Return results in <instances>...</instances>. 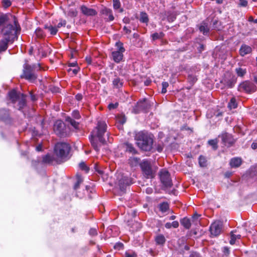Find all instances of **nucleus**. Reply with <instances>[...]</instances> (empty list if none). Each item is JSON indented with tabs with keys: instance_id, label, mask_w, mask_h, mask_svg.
Wrapping results in <instances>:
<instances>
[{
	"instance_id": "nucleus-2",
	"label": "nucleus",
	"mask_w": 257,
	"mask_h": 257,
	"mask_svg": "<svg viewBox=\"0 0 257 257\" xmlns=\"http://www.w3.org/2000/svg\"><path fill=\"white\" fill-rule=\"evenodd\" d=\"M135 139L138 147L145 152H150L153 149L154 136L146 131L136 134Z\"/></svg>"
},
{
	"instance_id": "nucleus-34",
	"label": "nucleus",
	"mask_w": 257,
	"mask_h": 257,
	"mask_svg": "<svg viewBox=\"0 0 257 257\" xmlns=\"http://www.w3.org/2000/svg\"><path fill=\"white\" fill-rule=\"evenodd\" d=\"M36 38L38 39H43L46 37V34L43 30L40 28H38L35 32Z\"/></svg>"
},
{
	"instance_id": "nucleus-48",
	"label": "nucleus",
	"mask_w": 257,
	"mask_h": 257,
	"mask_svg": "<svg viewBox=\"0 0 257 257\" xmlns=\"http://www.w3.org/2000/svg\"><path fill=\"white\" fill-rule=\"evenodd\" d=\"M72 115L73 118L76 119L80 118L81 117L79 111L76 110L73 111Z\"/></svg>"
},
{
	"instance_id": "nucleus-41",
	"label": "nucleus",
	"mask_w": 257,
	"mask_h": 257,
	"mask_svg": "<svg viewBox=\"0 0 257 257\" xmlns=\"http://www.w3.org/2000/svg\"><path fill=\"white\" fill-rule=\"evenodd\" d=\"M207 161L205 157L201 155L199 158V164L201 167H205L207 165Z\"/></svg>"
},
{
	"instance_id": "nucleus-52",
	"label": "nucleus",
	"mask_w": 257,
	"mask_h": 257,
	"mask_svg": "<svg viewBox=\"0 0 257 257\" xmlns=\"http://www.w3.org/2000/svg\"><path fill=\"white\" fill-rule=\"evenodd\" d=\"M117 121L118 122H119L120 124H123L126 122V118L125 117L123 116H120L117 118Z\"/></svg>"
},
{
	"instance_id": "nucleus-51",
	"label": "nucleus",
	"mask_w": 257,
	"mask_h": 257,
	"mask_svg": "<svg viewBox=\"0 0 257 257\" xmlns=\"http://www.w3.org/2000/svg\"><path fill=\"white\" fill-rule=\"evenodd\" d=\"M188 80L191 83L193 84L196 81L197 78L193 75H189L188 77Z\"/></svg>"
},
{
	"instance_id": "nucleus-16",
	"label": "nucleus",
	"mask_w": 257,
	"mask_h": 257,
	"mask_svg": "<svg viewBox=\"0 0 257 257\" xmlns=\"http://www.w3.org/2000/svg\"><path fill=\"white\" fill-rule=\"evenodd\" d=\"M100 14L103 16L105 21L106 22H111L114 19L112 10L106 7L102 8L100 10Z\"/></svg>"
},
{
	"instance_id": "nucleus-33",
	"label": "nucleus",
	"mask_w": 257,
	"mask_h": 257,
	"mask_svg": "<svg viewBox=\"0 0 257 257\" xmlns=\"http://www.w3.org/2000/svg\"><path fill=\"white\" fill-rule=\"evenodd\" d=\"M123 82L119 78L116 77L112 81V84L114 87L116 88H119L123 85Z\"/></svg>"
},
{
	"instance_id": "nucleus-17",
	"label": "nucleus",
	"mask_w": 257,
	"mask_h": 257,
	"mask_svg": "<svg viewBox=\"0 0 257 257\" xmlns=\"http://www.w3.org/2000/svg\"><path fill=\"white\" fill-rule=\"evenodd\" d=\"M133 183V180L126 176L122 175L121 178L119 179L118 185L120 189L123 191L127 186H130Z\"/></svg>"
},
{
	"instance_id": "nucleus-59",
	"label": "nucleus",
	"mask_w": 257,
	"mask_h": 257,
	"mask_svg": "<svg viewBox=\"0 0 257 257\" xmlns=\"http://www.w3.org/2000/svg\"><path fill=\"white\" fill-rule=\"evenodd\" d=\"M30 94L31 99L32 101L34 102L37 100V96L35 94H34L32 92H30Z\"/></svg>"
},
{
	"instance_id": "nucleus-5",
	"label": "nucleus",
	"mask_w": 257,
	"mask_h": 257,
	"mask_svg": "<svg viewBox=\"0 0 257 257\" xmlns=\"http://www.w3.org/2000/svg\"><path fill=\"white\" fill-rule=\"evenodd\" d=\"M71 150V147L66 143H57L54 147V154L56 157V162L61 164L66 161Z\"/></svg>"
},
{
	"instance_id": "nucleus-40",
	"label": "nucleus",
	"mask_w": 257,
	"mask_h": 257,
	"mask_svg": "<svg viewBox=\"0 0 257 257\" xmlns=\"http://www.w3.org/2000/svg\"><path fill=\"white\" fill-rule=\"evenodd\" d=\"M164 36V34L163 32L155 33L151 35V38L153 41L162 39Z\"/></svg>"
},
{
	"instance_id": "nucleus-55",
	"label": "nucleus",
	"mask_w": 257,
	"mask_h": 257,
	"mask_svg": "<svg viewBox=\"0 0 257 257\" xmlns=\"http://www.w3.org/2000/svg\"><path fill=\"white\" fill-rule=\"evenodd\" d=\"M89 233L90 235L95 236L97 234V232L96 229L91 228L89 231Z\"/></svg>"
},
{
	"instance_id": "nucleus-24",
	"label": "nucleus",
	"mask_w": 257,
	"mask_h": 257,
	"mask_svg": "<svg viewBox=\"0 0 257 257\" xmlns=\"http://www.w3.org/2000/svg\"><path fill=\"white\" fill-rule=\"evenodd\" d=\"M229 164L232 168H237L242 164L241 159L237 157L232 158Z\"/></svg>"
},
{
	"instance_id": "nucleus-47",
	"label": "nucleus",
	"mask_w": 257,
	"mask_h": 257,
	"mask_svg": "<svg viewBox=\"0 0 257 257\" xmlns=\"http://www.w3.org/2000/svg\"><path fill=\"white\" fill-rule=\"evenodd\" d=\"M123 248V244L121 242H117L114 245V248L117 250H121Z\"/></svg>"
},
{
	"instance_id": "nucleus-13",
	"label": "nucleus",
	"mask_w": 257,
	"mask_h": 257,
	"mask_svg": "<svg viewBox=\"0 0 257 257\" xmlns=\"http://www.w3.org/2000/svg\"><path fill=\"white\" fill-rule=\"evenodd\" d=\"M0 121L8 124H11L14 122V119L11 116L10 110L8 109H0Z\"/></svg>"
},
{
	"instance_id": "nucleus-6",
	"label": "nucleus",
	"mask_w": 257,
	"mask_h": 257,
	"mask_svg": "<svg viewBox=\"0 0 257 257\" xmlns=\"http://www.w3.org/2000/svg\"><path fill=\"white\" fill-rule=\"evenodd\" d=\"M15 26L9 24L5 26L2 30L4 38L11 40V43L18 39V34L20 33L21 28L16 20L14 21Z\"/></svg>"
},
{
	"instance_id": "nucleus-19",
	"label": "nucleus",
	"mask_w": 257,
	"mask_h": 257,
	"mask_svg": "<svg viewBox=\"0 0 257 257\" xmlns=\"http://www.w3.org/2000/svg\"><path fill=\"white\" fill-rule=\"evenodd\" d=\"M125 148V152L132 155L138 154V151L135 147L134 145L130 143L126 142L124 144Z\"/></svg>"
},
{
	"instance_id": "nucleus-44",
	"label": "nucleus",
	"mask_w": 257,
	"mask_h": 257,
	"mask_svg": "<svg viewBox=\"0 0 257 257\" xmlns=\"http://www.w3.org/2000/svg\"><path fill=\"white\" fill-rule=\"evenodd\" d=\"M79 166L81 170L84 171L86 173L88 172L89 168L86 166L84 162H80L79 163Z\"/></svg>"
},
{
	"instance_id": "nucleus-14",
	"label": "nucleus",
	"mask_w": 257,
	"mask_h": 257,
	"mask_svg": "<svg viewBox=\"0 0 257 257\" xmlns=\"http://www.w3.org/2000/svg\"><path fill=\"white\" fill-rule=\"evenodd\" d=\"M238 89L240 91H244L246 93H251L255 91L256 86L253 83L249 81H245L240 84Z\"/></svg>"
},
{
	"instance_id": "nucleus-38",
	"label": "nucleus",
	"mask_w": 257,
	"mask_h": 257,
	"mask_svg": "<svg viewBox=\"0 0 257 257\" xmlns=\"http://www.w3.org/2000/svg\"><path fill=\"white\" fill-rule=\"evenodd\" d=\"M237 107V103L236 99L234 97H232L228 103V107L231 109H234Z\"/></svg>"
},
{
	"instance_id": "nucleus-36",
	"label": "nucleus",
	"mask_w": 257,
	"mask_h": 257,
	"mask_svg": "<svg viewBox=\"0 0 257 257\" xmlns=\"http://www.w3.org/2000/svg\"><path fill=\"white\" fill-rule=\"evenodd\" d=\"M154 146L155 148L153 147V149L151 151L154 152L155 151H157L158 152L161 153L164 149V145L163 142H158L155 144Z\"/></svg>"
},
{
	"instance_id": "nucleus-46",
	"label": "nucleus",
	"mask_w": 257,
	"mask_h": 257,
	"mask_svg": "<svg viewBox=\"0 0 257 257\" xmlns=\"http://www.w3.org/2000/svg\"><path fill=\"white\" fill-rule=\"evenodd\" d=\"M200 217V215L195 213L192 217V222L196 224L199 221V218Z\"/></svg>"
},
{
	"instance_id": "nucleus-26",
	"label": "nucleus",
	"mask_w": 257,
	"mask_h": 257,
	"mask_svg": "<svg viewBox=\"0 0 257 257\" xmlns=\"http://www.w3.org/2000/svg\"><path fill=\"white\" fill-rule=\"evenodd\" d=\"M200 31L203 33L204 35H207L209 32V28L208 24L205 22H203L199 26Z\"/></svg>"
},
{
	"instance_id": "nucleus-23",
	"label": "nucleus",
	"mask_w": 257,
	"mask_h": 257,
	"mask_svg": "<svg viewBox=\"0 0 257 257\" xmlns=\"http://www.w3.org/2000/svg\"><path fill=\"white\" fill-rule=\"evenodd\" d=\"M54 161H56V157L55 158L49 154L42 157V163L43 164H51Z\"/></svg>"
},
{
	"instance_id": "nucleus-9",
	"label": "nucleus",
	"mask_w": 257,
	"mask_h": 257,
	"mask_svg": "<svg viewBox=\"0 0 257 257\" xmlns=\"http://www.w3.org/2000/svg\"><path fill=\"white\" fill-rule=\"evenodd\" d=\"M54 131L56 135L61 138L67 137L69 136L70 128L61 120H57L54 125Z\"/></svg>"
},
{
	"instance_id": "nucleus-56",
	"label": "nucleus",
	"mask_w": 257,
	"mask_h": 257,
	"mask_svg": "<svg viewBox=\"0 0 257 257\" xmlns=\"http://www.w3.org/2000/svg\"><path fill=\"white\" fill-rule=\"evenodd\" d=\"M236 240V235L234 234H232L231 235V239L229 241L231 244H234Z\"/></svg>"
},
{
	"instance_id": "nucleus-54",
	"label": "nucleus",
	"mask_w": 257,
	"mask_h": 257,
	"mask_svg": "<svg viewBox=\"0 0 257 257\" xmlns=\"http://www.w3.org/2000/svg\"><path fill=\"white\" fill-rule=\"evenodd\" d=\"M118 105V103L117 102H116L115 103H111L108 105V107L110 110H111V109H113L117 108Z\"/></svg>"
},
{
	"instance_id": "nucleus-60",
	"label": "nucleus",
	"mask_w": 257,
	"mask_h": 257,
	"mask_svg": "<svg viewBox=\"0 0 257 257\" xmlns=\"http://www.w3.org/2000/svg\"><path fill=\"white\" fill-rule=\"evenodd\" d=\"M172 227L174 228H176L179 227V223L177 221H174L172 222Z\"/></svg>"
},
{
	"instance_id": "nucleus-35",
	"label": "nucleus",
	"mask_w": 257,
	"mask_h": 257,
	"mask_svg": "<svg viewBox=\"0 0 257 257\" xmlns=\"http://www.w3.org/2000/svg\"><path fill=\"white\" fill-rule=\"evenodd\" d=\"M177 13L176 12H167V20L169 22H172L176 19Z\"/></svg>"
},
{
	"instance_id": "nucleus-42",
	"label": "nucleus",
	"mask_w": 257,
	"mask_h": 257,
	"mask_svg": "<svg viewBox=\"0 0 257 257\" xmlns=\"http://www.w3.org/2000/svg\"><path fill=\"white\" fill-rule=\"evenodd\" d=\"M77 181L74 185V189L77 190L79 188L80 185L83 182V179L79 175H77L76 177Z\"/></svg>"
},
{
	"instance_id": "nucleus-11",
	"label": "nucleus",
	"mask_w": 257,
	"mask_h": 257,
	"mask_svg": "<svg viewBox=\"0 0 257 257\" xmlns=\"http://www.w3.org/2000/svg\"><path fill=\"white\" fill-rule=\"evenodd\" d=\"M160 179L164 187L168 188L172 187L173 184L169 172L166 170H162L160 172Z\"/></svg>"
},
{
	"instance_id": "nucleus-45",
	"label": "nucleus",
	"mask_w": 257,
	"mask_h": 257,
	"mask_svg": "<svg viewBox=\"0 0 257 257\" xmlns=\"http://www.w3.org/2000/svg\"><path fill=\"white\" fill-rule=\"evenodd\" d=\"M77 15V12L75 9H70L68 12V16L70 17H76Z\"/></svg>"
},
{
	"instance_id": "nucleus-50",
	"label": "nucleus",
	"mask_w": 257,
	"mask_h": 257,
	"mask_svg": "<svg viewBox=\"0 0 257 257\" xmlns=\"http://www.w3.org/2000/svg\"><path fill=\"white\" fill-rule=\"evenodd\" d=\"M66 25V21L65 20H61L60 22L57 24L56 27L57 28V30L62 27H65Z\"/></svg>"
},
{
	"instance_id": "nucleus-62",
	"label": "nucleus",
	"mask_w": 257,
	"mask_h": 257,
	"mask_svg": "<svg viewBox=\"0 0 257 257\" xmlns=\"http://www.w3.org/2000/svg\"><path fill=\"white\" fill-rule=\"evenodd\" d=\"M82 95L80 93H78L75 95V98L78 101H80L82 99Z\"/></svg>"
},
{
	"instance_id": "nucleus-12",
	"label": "nucleus",
	"mask_w": 257,
	"mask_h": 257,
	"mask_svg": "<svg viewBox=\"0 0 257 257\" xmlns=\"http://www.w3.org/2000/svg\"><path fill=\"white\" fill-rule=\"evenodd\" d=\"M218 138L221 139L222 143L227 147L232 146L235 142L232 135L227 132H222L218 136Z\"/></svg>"
},
{
	"instance_id": "nucleus-15",
	"label": "nucleus",
	"mask_w": 257,
	"mask_h": 257,
	"mask_svg": "<svg viewBox=\"0 0 257 257\" xmlns=\"http://www.w3.org/2000/svg\"><path fill=\"white\" fill-rule=\"evenodd\" d=\"M222 230V223L221 221H216L212 223L210 226V231L211 235L217 236Z\"/></svg>"
},
{
	"instance_id": "nucleus-30",
	"label": "nucleus",
	"mask_w": 257,
	"mask_h": 257,
	"mask_svg": "<svg viewBox=\"0 0 257 257\" xmlns=\"http://www.w3.org/2000/svg\"><path fill=\"white\" fill-rule=\"evenodd\" d=\"M139 20L141 23H144L146 26H147L149 21V18L148 14L144 12H141Z\"/></svg>"
},
{
	"instance_id": "nucleus-53",
	"label": "nucleus",
	"mask_w": 257,
	"mask_h": 257,
	"mask_svg": "<svg viewBox=\"0 0 257 257\" xmlns=\"http://www.w3.org/2000/svg\"><path fill=\"white\" fill-rule=\"evenodd\" d=\"M239 1L238 5L240 7H246L247 6L248 2L246 0H239Z\"/></svg>"
},
{
	"instance_id": "nucleus-27",
	"label": "nucleus",
	"mask_w": 257,
	"mask_h": 257,
	"mask_svg": "<svg viewBox=\"0 0 257 257\" xmlns=\"http://www.w3.org/2000/svg\"><path fill=\"white\" fill-rule=\"evenodd\" d=\"M128 164L132 167H135L140 165V159L138 157H130L128 160Z\"/></svg>"
},
{
	"instance_id": "nucleus-8",
	"label": "nucleus",
	"mask_w": 257,
	"mask_h": 257,
	"mask_svg": "<svg viewBox=\"0 0 257 257\" xmlns=\"http://www.w3.org/2000/svg\"><path fill=\"white\" fill-rule=\"evenodd\" d=\"M153 103L147 98L140 99L133 107L132 112L135 114L140 113L141 112L147 113L149 111Z\"/></svg>"
},
{
	"instance_id": "nucleus-39",
	"label": "nucleus",
	"mask_w": 257,
	"mask_h": 257,
	"mask_svg": "<svg viewBox=\"0 0 257 257\" xmlns=\"http://www.w3.org/2000/svg\"><path fill=\"white\" fill-rule=\"evenodd\" d=\"M121 4L119 0H113V8L114 10L119 9V12L120 13H122L123 12V9L122 8H120Z\"/></svg>"
},
{
	"instance_id": "nucleus-64",
	"label": "nucleus",
	"mask_w": 257,
	"mask_h": 257,
	"mask_svg": "<svg viewBox=\"0 0 257 257\" xmlns=\"http://www.w3.org/2000/svg\"><path fill=\"white\" fill-rule=\"evenodd\" d=\"M248 21L249 22H253L255 24H257V19H254L252 17V16H250L249 18H248Z\"/></svg>"
},
{
	"instance_id": "nucleus-49",
	"label": "nucleus",
	"mask_w": 257,
	"mask_h": 257,
	"mask_svg": "<svg viewBox=\"0 0 257 257\" xmlns=\"http://www.w3.org/2000/svg\"><path fill=\"white\" fill-rule=\"evenodd\" d=\"M3 6L7 8L11 5V2L10 0H2Z\"/></svg>"
},
{
	"instance_id": "nucleus-25",
	"label": "nucleus",
	"mask_w": 257,
	"mask_h": 257,
	"mask_svg": "<svg viewBox=\"0 0 257 257\" xmlns=\"http://www.w3.org/2000/svg\"><path fill=\"white\" fill-rule=\"evenodd\" d=\"M44 28L50 32V35L52 36L56 35L58 31V30H57V28L56 27V26H53L50 24L45 25Z\"/></svg>"
},
{
	"instance_id": "nucleus-37",
	"label": "nucleus",
	"mask_w": 257,
	"mask_h": 257,
	"mask_svg": "<svg viewBox=\"0 0 257 257\" xmlns=\"http://www.w3.org/2000/svg\"><path fill=\"white\" fill-rule=\"evenodd\" d=\"M65 121L69 123L74 128H77L78 127L79 123L76 122L70 116H67L65 118Z\"/></svg>"
},
{
	"instance_id": "nucleus-32",
	"label": "nucleus",
	"mask_w": 257,
	"mask_h": 257,
	"mask_svg": "<svg viewBox=\"0 0 257 257\" xmlns=\"http://www.w3.org/2000/svg\"><path fill=\"white\" fill-rule=\"evenodd\" d=\"M155 241L158 245H163L166 242V238L163 234H159L156 236Z\"/></svg>"
},
{
	"instance_id": "nucleus-7",
	"label": "nucleus",
	"mask_w": 257,
	"mask_h": 257,
	"mask_svg": "<svg viewBox=\"0 0 257 257\" xmlns=\"http://www.w3.org/2000/svg\"><path fill=\"white\" fill-rule=\"evenodd\" d=\"M140 166L143 176L147 179H153L156 176L157 168L153 162L148 159H144L141 162Z\"/></svg>"
},
{
	"instance_id": "nucleus-58",
	"label": "nucleus",
	"mask_w": 257,
	"mask_h": 257,
	"mask_svg": "<svg viewBox=\"0 0 257 257\" xmlns=\"http://www.w3.org/2000/svg\"><path fill=\"white\" fill-rule=\"evenodd\" d=\"M223 253L226 255H228L229 253H230V250H229V249L228 247L227 246H225L223 247V250H222Z\"/></svg>"
},
{
	"instance_id": "nucleus-1",
	"label": "nucleus",
	"mask_w": 257,
	"mask_h": 257,
	"mask_svg": "<svg viewBox=\"0 0 257 257\" xmlns=\"http://www.w3.org/2000/svg\"><path fill=\"white\" fill-rule=\"evenodd\" d=\"M106 128L107 125L105 122L99 120L96 127L91 132L89 139L92 146L96 151L99 150L100 145L98 142L102 145L106 142L103 136L106 132Z\"/></svg>"
},
{
	"instance_id": "nucleus-20",
	"label": "nucleus",
	"mask_w": 257,
	"mask_h": 257,
	"mask_svg": "<svg viewBox=\"0 0 257 257\" xmlns=\"http://www.w3.org/2000/svg\"><path fill=\"white\" fill-rule=\"evenodd\" d=\"M252 52V48L249 46L245 44H242L239 50V54L241 56H244L247 54L251 53Z\"/></svg>"
},
{
	"instance_id": "nucleus-10",
	"label": "nucleus",
	"mask_w": 257,
	"mask_h": 257,
	"mask_svg": "<svg viewBox=\"0 0 257 257\" xmlns=\"http://www.w3.org/2000/svg\"><path fill=\"white\" fill-rule=\"evenodd\" d=\"M117 47V50L113 51L111 53L112 59L116 63H119L121 61H123V53L125 49L123 47V43L118 42L115 44Z\"/></svg>"
},
{
	"instance_id": "nucleus-18",
	"label": "nucleus",
	"mask_w": 257,
	"mask_h": 257,
	"mask_svg": "<svg viewBox=\"0 0 257 257\" xmlns=\"http://www.w3.org/2000/svg\"><path fill=\"white\" fill-rule=\"evenodd\" d=\"M81 13L86 16H94L97 14L96 11L93 9L88 8L85 5L80 7Z\"/></svg>"
},
{
	"instance_id": "nucleus-3",
	"label": "nucleus",
	"mask_w": 257,
	"mask_h": 257,
	"mask_svg": "<svg viewBox=\"0 0 257 257\" xmlns=\"http://www.w3.org/2000/svg\"><path fill=\"white\" fill-rule=\"evenodd\" d=\"M41 69V67L39 63L31 65L25 63L23 65V73L21 77L30 82H34L38 78V72Z\"/></svg>"
},
{
	"instance_id": "nucleus-31",
	"label": "nucleus",
	"mask_w": 257,
	"mask_h": 257,
	"mask_svg": "<svg viewBox=\"0 0 257 257\" xmlns=\"http://www.w3.org/2000/svg\"><path fill=\"white\" fill-rule=\"evenodd\" d=\"M181 224L187 229H190L191 226V220L187 217H184L180 220Z\"/></svg>"
},
{
	"instance_id": "nucleus-57",
	"label": "nucleus",
	"mask_w": 257,
	"mask_h": 257,
	"mask_svg": "<svg viewBox=\"0 0 257 257\" xmlns=\"http://www.w3.org/2000/svg\"><path fill=\"white\" fill-rule=\"evenodd\" d=\"M137 255L135 252L132 253H129L127 252H126L125 253V257H137Z\"/></svg>"
},
{
	"instance_id": "nucleus-61",
	"label": "nucleus",
	"mask_w": 257,
	"mask_h": 257,
	"mask_svg": "<svg viewBox=\"0 0 257 257\" xmlns=\"http://www.w3.org/2000/svg\"><path fill=\"white\" fill-rule=\"evenodd\" d=\"M190 257H201L200 254L196 252H193L190 253Z\"/></svg>"
},
{
	"instance_id": "nucleus-4",
	"label": "nucleus",
	"mask_w": 257,
	"mask_h": 257,
	"mask_svg": "<svg viewBox=\"0 0 257 257\" xmlns=\"http://www.w3.org/2000/svg\"><path fill=\"white\" fill-rule=\"evenodd\" d=\"M9 99L14 104V107L24 113V109L27 107V95L18 92L15 89L10 91L8 93Z\"/></svg>"
},
{
	"instance_id": "nucleus-21",
	"label": "nucleus",
	"mask_w": 257,
	"mask_h": 257,
	"mask_svg": "<svg viewBox=\"0 0 257 257\" xmlns=\"http://www.w3.org/2000/svg\"><path fill=\"white\" fill-rule=\"evenodd\" d=\"M9 42L11 43V40L4 37L0 40V52L6 51Z\"/></svg>"
},
{
	"instance_id": "nucleus-43",
	"label": "nucleus",
	"mask_w": 257,
	"mask_h": 257,
	"mask_svg": "<svg viewBox=\"0 0 257 257\" xmlns=\"http://www.w3.org/2000/svg\"><path fill=\"white\" fill-rule=\"evenodd\" d=\"M208 143L212 147L213 150H215L218 148L217 139L209 140Z\"/></svg>"
},
{
	"instance_id": "nucleus-22",
	"label": "nucleus",
	"mask_w": 257,
	"mask_h": 257,
	"mask_svg": "<svg viewBox=\"0 0 257 257\" xmlns=\"http://www.w3.org/2000/svg\"><path fill=\"white\" fill-rule=\"evenodd\" d=\"M224 85L228 88H232L234 87L237 81V78L235 76H232L229 79H225L224 80Z\"/></svg>"
},
{
	"instance_id": "nucleus-63",
	"label": "nucleus",
	"mask_w": 257,
	"mask_h": 257,
	"mask_svg": "<svg viewBox=\"0 0 257 257\" xmlns=\"http://www.w3.org/2000/svg\"><path fill=\"white\" fill-rule=\"evenodd\" d=\"M205 46L203 44H200L198 48V51L201 53L202 51L204 50Z\"/></svg>"
},
{
	"instance_id": "nucleus-29",
	"label": "nucleus",
	"mask_w": 257,
	"mask_h": 257,
	"mask_svg": "<svg viewBox=\"0 0 257 257\" xmlns=\"http://www.w3.org/2000/svg\"><path fill=\"white\" fill-rule=\"evenodd\" d=\"M235 72L239 77H243L247 73V70L245 68L237 67L235 69Z\"/></svg>"
},
{
	"instance_id": "nucleus-28",
	"label": "nucleus",
	"mask_w": 257,
	"mask_h": 257,
	"mask_svg": "<svg viewBox=\"0 0 257 257\" xmlns=\"http://www.w3.org/2000/svg\"><path fill=\"white\" fill-rule=\"evenodd\" d=\"M158 208L162 213H166L169 210L170 205L167 202H163L158 205Z\"/></svg>"
}]
</instances>
